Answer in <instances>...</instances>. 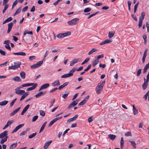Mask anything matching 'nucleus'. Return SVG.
<instances>
[{"instance_id": "obj_64", "label": "nucleus", "mask_w": 149, "mask_h": 149, "mask_svg": "<svg viewBox=\"0 0 149 149\" xmlns=\"http://www.w3.org/2000/svg\"><path fill=\"white\" fill-rule=\"evenodd\" d=\"M10 42V41L9 40H6L4 41L3 43L6 45L9 44Z\"/></svg>"}, {"instance_id": "obj_1", "label": "nucleus", "mask_w": 149, "mask_h": 149, "mask_svg": "<svg viewBox=\"0 0 149 149\" xmlns=\"http://www.w3.org/2000/svg\"><path fill=\"white\" fill-rule=\"evenodd\" d=\"M105 81L100 82L98 84L97 86L96 87L95 90L97 94H100L101 93L103 89L104 84H105Z\"/></svg>"}, {"instance_id": "obj_40", "label": "nucleus", "mask_w": 149, "mask_h": 149, "mask_svg": "<svg viewBox=\"0 0 149 149\" xmlns=\"http://www.w3.org/2000/svg\"><path fill=\"white\" fill-rule=\"evenodd\" d=\"M21 10V7H19V8H18L16 10V11L14 13L13 15L15 16L16 15L18 14H19Z\"/></svg>"}, {"instance_id": "obj_19", "label": "nucleus", "mask_w": 149, "mask_h": 149, "mask_svg": "<svg viewBox=\"0 0 149 149\" xmlns=\"http://www.w3.org/2000/svg\"><path fill=\"white\" fill-rule=\"evenodd\" d=\"M80 61V59H74L71 61L70 64V65L72 66L74 64Z\"/></svg>"}, {"instance_id": "obj_57", "label": "nucleus", "mask_w": 149, "mask_h": 149, "mask_svg": "<svg viewBox=\"0 0 149 149\" xmlns=\"http://www.w3.org/2000/svg\"><path fill=\"white\" fill-rule=\"evenodd\" d=\"M17 2L18 0H15V1L13 2L12 8V9H13V8L17 5Z\"/></svg>"}, {"instance_id": "obj_45", "label": "nucleus", "mask_w": 149, "mask_h": 149, "mask_svg": "<svg viewBox=\"0 0 149 149\" xmlns=\"http://www.w3.org/2000/svg\"><path fill=\"white\" fill-rule=\"evenodd\" d=\"M147 36L146 35H143V38L144 40V43L145 45L146 44L147 42Z\"/></svg>"}, {"instance_id": "obj_15", "label": "nucleus", "mask_w": 149, "mask_h": 149, "mask_svg": "<svg viewBox=\"0 0 149 149\" xmlns=\"http://www.w3.org/2000/svg\"><path fill=\"white\" fill-rule=\"evenodd\" d=\"M49 86V84L48 83L42 85L39 89V91L43 89H45L48 88Z\"/></svg>"}, {"instance_id": "obj_20", "label": "nucleus", "mask_w": 149, "mask_h": 149, "mask_svg": "<svg viewBox=\"0 0 149 149\" xmlns=\"http://www.w3.org/2000/svg\"><path fill=\"white\" fill-rule=\"evenodd\" d=\"M52 140L46 142L44 146V149H47L48 147L50 145L51 143L52 142Z\"/></svg>"}, {"instance_id": "obj_5", "label": "nucleus", "mask_w": 149, "mask_h": 149, "mask_svg": "<svg viewBox=\"0 0 149 149\" xmlns=\"http://www.w3.org/2000/svg\"><path fill=\"white\" fill-rule=\"evenodd\" d=\"M79 19L78 18H75L68 22L67 23L69 25H74L77 24L79 21Z\"/></svg>"}, {"instance_id": "obj_59", "label": "nucleus", "mask_w": 149, "mask_h": 149, "mask_svg": "<svg viewBox=\"0 0 149 149\" xmlns=\"http://www.w3.org/2000/svg\"><path fill=\"white\" fill-rule=\"evenodd\" d=\"M142 22L143 20L139 19V23L138 24L139 28H140L142 26Z\"/></svg>"}, {"instance_id": "obj_33", "label": "nucleus", "mask_w": 149, "mask_h": 149, "mask_svg": "<svg viewBox=\"0 0 149 149\" xmlns=\"http://www.w3.org/2000/svg\"><path fill=\"white\" fill-rule=\"evenodd\" d=\"M46 123H47V122L46 121V122H45L44 123H43V124L42 125L41 127V128L40 129V130L39 132V133H41L43 131V130L45 127V126L46 124Z\"/></svg>"}, {"instance_id": "obj_36", "label": "nucleus", "mask_w": 149, "mask_h": 149, "mask_svg": "<svg viewBox=\"0 0 149 149\" xmlns=\"http://www.w3.org/2000/svg\"><path fill=\"white\" fill-rule=\"evenodd\" d=\"M13 19V18L11 17H10L8 18L6 20H5L3 22V24H5L6 22H8L11 21Z\"/></svg>"}, {"instance_id": "obj_6", "label": "nucleus", "mask_w": 149, "mask_h": 149, "mask_svg": "<svg viewBox=\"0 0 149 149\" xmlns=\"http://www.w3.org/2000/svg\"><path fill=\"white\" fill-rule=\"evenodd\" d=\"M43 61H40L37 62L36 64L31 65L30 67L31 68L33 69L39 67L42 64Z\"/></svg>"}, {"instance_id": "obj_28", "label": "nucleus", "mask_w": 149, "mask_h": 149, "mask_svg": "<svg viewBox=\"0 0 149 149\" xmlns=\"http://www.w3.org/2000/svg\"><path fill=\"white\" fill-rule=\"evenodd\" d=\"M129 141L131 145L134 148H136V144L135 141L129 140Z\"/></svg>"}, {"instance_id": "obj_37", "label": "nucleus", "mask_w": 149, "mask_h": 149, "mask_svg": "<svg viewBox=\"0 0 149 149\" xmlns=\"http://www.w3.org/2000/svg\"><path fill=\"white\" fill-rule=\"evenodd\" d=\"M124 145V140L123 137H122L121 138L120 141V148L121 149L123 148Z\"/></svg>"}, {"instance_id": "obj_47", "label": "nucleus", "mask_w": 149, "mask_h": 149, "mask_svg": "<svg viewBox=\"0 0 149 149\" xmlns=\"http://www.w3.org/2000/svg\"><path fill=\"white\" fill-rule=\"evenodd\" d=\"M91 10V8H85L84 11V13H87L90 11Z\"/></svg>"}, {"instance_id": "obj_4", "label": "nucleus", "mask_w": 149, "mask_h": 149, "mask_svg": "<svg viewBox=\"0 0 149 149\" xmlns=\"http://www.w3.org/2000/svg\"><path fill=\"white\" fill-rule=\"evenodd\" d=\"M71 33L70 31H68L66 32L60 33L56 35V37L59 39L64 38L67 36H68L70 35Z\"/></svg>"}, {"instance_id": "obj_16", "label": "nucleus", "mask_w": 149, "mask_h": 149, "mask_svg": "<svg viewBox=\"0 0 149 149\" xmlns=\"http://www.w3.org/2000/svg\"><path fill=\"white\" fill-rule=\"evenodd\" d=\"M13 25V24L12 22H11L8 25V29L7 31L8 34L11 31V30L12 28Z\"/></svg>"}, {"instance_id": "obj_62", "label": "nucleus", "mask_w": 149, "mask_h": 149, "mask_svg": "<svg viewBox=\"0 0 149 149\" xmlns=\"http://www.w3.org/2000/svg\"><path fill=\"white\" fill-rule=\"evenodd\" d=\"M0 53L3 56L6 55L5 52L1 49H0Z\"/></svg>"}, {"instance_id": "obj_17", "label": "nucleus", "mask_w": 149, "mask_h": 149, "mask_svg": "<svg viewBox=\"0 0 149 149\" xmlns=\"http://www.w3.org/2000/svg\"><path fill=\"white\" fill-rule=\"evenodd\" d=\"M43 38L45 41L47 43L51 41L50 37L47 35L45 36V37H43Z\"/></svg>"}, {"instance_id": "obj_21", "label": "nucleus", "mask_w": 149, "mask_h": 149, "mask_svg": "<svg viewBox=\"0 0 149 149\" xmlns=\"http://www.w3.org/2000/svg\"><path fill=\"white\" fill-rule=\"evenodd\" d=\"M60 85V83L59 80H57L52 83V85L53 86H59Z\"/></svg>"}, {"instance_id": "obj_10", "label": "nucleus", "mask_w": 149, "mask_h": 149, "mask_svg": "<svg viewBox=\"0 0 149 149\" xmlns=\"http://www.w3.org/2000/svg\"><path fill=\"white\" fill-rule=\"evenodd\" d=\"M113 40L111 39H107L104 41H102V42L100 44V45H102L105 44H107L108 43L112 42Z\"/></svg>"}, {"instance_id": "obj_41", "label": "nucleus", "mask_w": 149, "mask_h": 149, "mask_svg": "<svg viewBox=\"0 0 149 149\" xmlns=\"http://www.w3.org/2000/svg\"><path fill=\"white\" fill-rule=\"evenodd\" d=\"M17 145V143H14L12 144L9 149H13L16 147Z\"/></svg>"}, {"instance_id": "obj_23", "label": "nucleus", "mask_w": 149, "mask_h": 149, "mask_svg": "<svg viewBox=\"0 0 149 149\" xmlns=\"http://www.w3.org/2000/svg\"><path fill=\"white\" fill-rule=\"evenodd\" d=\"M30 105L29 104H28L23 109L21 113V115H23L24 113L27 111Z\"/></svg>"}, {"instance_id": "obj_24", "label": "nucleus", "mask_w": 149, "mask_h": 149, "mask_svg": "<svg viewBox=\"0 0 149 149\" xmlns=\"http://www.w3.org/2000/svg\"><path fill=\"white\" fill-rule=\"evenodd\" d=\"M38 84H35L32 87L28 88L26 90L27 91H30L34 90L37 86Z\"/></svg>"}, {"instance_id": "obj_43", "label": "nucleus", "mask_w": 149, "mask_h": 149, "mask_svg": "<svg viewBox=\"0 0 149 149\" xmlns=\"http://www.w3.org/2000/svg\"><path fill=\"white\" fill-rule=\"evenodd\" d=\"M69 94V92H66V93L63 94L62 95V97L64 99H65L67 97L68 95Z\"/></svg>"}, {"instance_id": "obj_2", "label": "nucleus", "mask_w": 149, "mask_h": 149, "mask_svg": "<svg viewBox=\"0 0 149 149\" xmlns=\"http://www.w3.org/2000/svg\"><path fill=\"white\" fill-rule=\"evenodd\" d=\"M77 70V68H73L71 70L69 73L68 74H65L62 75L61 76V78H65L67 77H69L72 76L73 75V74L74 72Z\"/></svg>"}, {"instance_id": "obj_50", "label": "nucleus", "mask_w": 149, "mask_h": 149, "mask_svg": "<svg viewBox=\"0 0 149 149\" xmlns=\"http://www.w3.org/2000/svg\"><path fill=\"white\" fill-rule=\"evenodd\" d=\"M40 115L42 116H44L45 115V113L43 110H40Z\"/></svg>"}, {"instance_id": "obj_60", "label": "nucleus", "mask_w": 149, "mask_h": 149, "mask_svg": "<svg viewBox=\"0 0 149 149\" xmlns=\"http://www.w3.org/2000/svg\"><path fill=\"white\" fill-rule=\"evenodd\" d=\"M149 94V90L147 92V93L143 96V98H145V100H146L147 97H148V95Z\"/></svg>"}, {"instance_id": "obj_32", "label": "nucleus", "mask_w": 149, "mask_h": 149, "mask_svg": "<svg viewBox=\"0 0 149 149\" xmlns=\"http://www.w3.org/2000/svg\"><path fill=\"white\" fill-rule=\"evenodd\" d=\"M68 83H69L68 82H66L64 83L63 85H61L58 88V89L59 90L61 89L65 86H67L68 84Z\"/></svg>"}, {"instance_id": "obj_53", "label": "nucleus", "mask_w": 149, "mask_h": 149, "mask_svg": "<svg viewBox=\"0 0 149 149\" xmlns=\"http://www.w3.org/2000/svg\"><path fill=\"white\" fill-rule=\"evenodd\" d=\"M55 121L54 120V119H53L52 120L50 121L49 123V126L51 127L54 123L55 122Z\"/></svg>"}, {"instance_id": "obj_7", "label": "nucleus", "mask_w": 149, "mask_h": 149, "mask_svg": "<svg viewBox=\"0 0 149 149\" xmlns=\"http://www.w3.org/2000/svg\"><path fill=\"white\" fill-rule=\"evenodd\" d=\"M15 91V93L20 95H22L25 93L24 90H20L18 88H16Z\"/></svg>"}, {"instance_id": "obj_11", "label": "nucleus", "mask_w": 149, "mask_h": 149, "mask_svg": "<svg viewBox=\"0 0 149 149\" xmlns=\"http://www.w3.org/2000/svg\"><path fill=\"white\" fill-rule=\"evenodd\" d=\"M24 124H21L19 125L18 126H17L13 130V131L12 132V133H14V132H16L18 130H19L20 128L22 127L24 125Z\"/></svg>"}, {"instance_id": "obj_58", "label": "nucleus", "mask_w": 149, "mask_h": 149, "mask_svg": "<svg viewBox=\"0 0 149 149\" xmlns=\"http://www.w3.org/2000/svg\"><path fill=\"white\" fill-rule=\"evenodd\" d=\"M38 117V116L37 115H36V116H34L32 118V122L35 121L37 119Z\"/></svg>"}, {"instance_id": "obj_52", "label": "nucleus", "mask_w": 149, "mask_h": 149, "mask_svg": "<svg viewBox=\"0 0 149 149\" xmlns=\"http://www.w3.org/2000/svg\"><path fill=\"white\" fill-rule=\"evenodd\" d=\"M55 102V99H53L52 100V101H51L50 103H51V105L49 107V108H51L53 105L54 103Z\"/></svg>"}, {"instance_id": "obj_46", "label": "nucleus", "mask_w": 149, "mask_h": 149, "mask_svg": "<svg viewBox=\"0 0 149 149\" xmlns=\"http://www.w3.org/2000/svg\"><path fill=\"white\" fill-rule=\"evenodd\" d=\"M27 34L32 35L33 34V32L32 31H25L24 33V35L25 36Z\"/></svg>"}, {"instance_id": "obj_18", "label": "nucleus", "mask_w": 149, "mask_h": 149, "mask_svg": "<svg viewBox=\"0 0 149 149\" xmlns=\"http://www.w3.org/2000/svg\"><path fill=\"white\" fill-rule=\"evenodd\" d=\"M7 131H5L0 134V138H6L7 136Z\"/></svg>"}, {"instance_id": "obj_48", "label": "nucleus", "mask_w": 149, "mask_h": 149, "mask_svg": "<svg viewBox=\"0 0 149 149\" xmlns=\"http://www.w3.org/2000/svg\"><path fill=\"white\" fill-rule=\"evenodd\" d=\"M17 98H15L10 103V107H12L14 104L15 102L17 100Z\"/></svg>"}, {"instance_id": "obj_35", "label": "nucleus", "mask_w": 149, "mask_h": 149, "mask_svg": "<svg viewBox=\"0 0 149 149\" xmlns=\"http://www.w3.org/2000/svg\"><path fill=\"white\" fill-rule=\"evenodd\" d=\"M8 101L6 100H4L0 102V105L1 106H3L6 105L7 104Z\"/></svg>"}, {"instance_id": "obj_22", "label": "nucleus", "mask_w": 149, "mask_h": 149, "mask_svg": "<svg viewBox=\"0 0 149 149\" xmlns=\"http://www.w3.org/2000/svg\"><path fill=\"white\" fill-rule=\"evenodd\" d=\"M45 92L43 93L42 91H41L38 93L36 94L35 95V97L36 98H38L40 97L41 96L44 95Z\"/></svg>"}, {"instance_id": "obj_38", "label": "nucleus", "mask_w": 149, "mask_h": 149, "mask_svg": "<svg viewBox=\"0 0 149 149\" xmlns=\"http://www.w3.org/2000/svg\"><path fill=\"white\" fill-rule=\"evenodd\" d=\"M8 136H6V138H4L1 139L0 141V143L1 144H3L5 142H6L8 138Z\"/></svg>"}, {"instance_id": "obj_26", "label": "nucleus", "mask_w": 149, "mask_h": 149, "mask_svg": "<svg viewBox=\"0 0 149 149\" xmlns=\"http://www.w3.org/2000/svg\"><path fill=\"white\" fill-rule=\"evenodd\" d=\"M133 107V114L134 115H136L138 113V110L135 108L134 105H132Z\"/></svg>"}, {"instance_id": "obj_9", "label": "nucleus", "mask_w": 149, "mask_h": 149, "mask_svg": "<svg viewBox=\"0 0 149 149\" xmlns=\"http://www.w3.org/2000/svg\"><path fill=\"white\" fill-rule=\"evenodd\" d=\"M89 95H88L81 102H80L79 104V106H81L82 105H84L85 104L88 100L89 98Z\"/></svg>"}, {"instance_id": "obj_42", "label": "nucleus", "mask_w": 149, "mask_h": 149, "mask_svg": "<svg viewBox=\"0 0 149 149\" xmlns=\"http://www.w3.org/2000/svg\"><path fill=\"white\" fill-rule=\"evenodd\" d=\"M145 13L144 12H143L141 14V16L139 17V19L143 20L144 18Z\"/></svg>"}, {"instance_id": "obj_34", "label": "nucleus", "mask_w": 149, "mask_h": 149, "mask_svg": "<svg viewBox=\"0 0 149 149\" xmlns=\"http://www.w3.org/2000/svg\"><path fill=\"white\" fill-rule=\"evenodd\" d=\"M115 34V32H109L108 34L109 38L110 39L113 37Z\"/></svg>"}, {"instance_id": "obj_56", "label": "nucleus", "mask_w": 149, "mask_h": 149, "mask_svg": "<svg viewBox=\"0 0 149 149\" xmlns=\"http://www.w3.org/2000/svg\"><path fill=\"white\" fill-rule=\"evenodd\" d=\"M125 135L127 136H132V134L131 132H127L125 133Z\"/></svg>"}, {"instance_id": "obj_12", "label": "nucleus", "mask_w": 149, "mask_h": 149, "mask_svg": "<svg viewBox=\"0 0 149 149\" xmlns=\"http://www.w3.org/2000/svg\"><path fill=\"white\" fill-rule=\"evenodd\" d=\"M77 114L75 115L73 117L68 119L67 121V123H70V122L73 120H75L78 117Z\"/></svg>"}, {"instance_id": "obj_44", "label": "nucleus", "mask_w": 149, "mask_h": 149, "mask_svg": "<svg viewBox=\"0 0 149 149\" xmlns=\"http://www.w3.org/2000/svg\"><path fill=\"white\" fill-rule=\"evenodd\" d=\"M139 4V2H138L136 4H135L134 6V13H135L136 11L138 5Z\"/></svg>"}, {"instance_id": "obj_27", "label": "nucleus", "mask_w": 149, "mask_h": 149, "mask_svg": "<svg viewBox=\"0 0 149 149\" xmlns=\"http://www.w3.org/2000/svg\"><path fill=\"white\" fill-rule=\"evenodd\" d=\"M20 75L22 79H24L26 77V73L24 71H22L20 73Z\"/></svg>"}, {"instance_id": "obj_61", "label": "nucleus", "mask_w": 149, "mask_h": 149, "mask_svg": "<svg viewBox=\"0 0 149 149\" xmlns=\"http://www.w3.org/2000/svg\"><path fill=\"white\" fill-rule=\"evenodd\" d=\"M36 58V56H31L29 57V60L31 61L33 60H34Z\"/></svg>"}, {"instance_id": "obj_39", "label": "nucleus", "mask_w": 149, "mask_h": 149, "mask_svg": "<svg viewBox=\"0 0 149 149\" xmlns=\"http://www.w3.org/2000/svg\"><path fill=\"white\" fill-rule=\"evenodd\" d=\"M108 136L109 138L112 140H113L115 138L116 136L115 135L110 134Z\"/></svg>"}, {"instance_id": "obj_31", "label": "nucleus", "mask_w": 149, "mask_h": 149, "mask_svg": "<svg viewBox=\"0 0 149 149\" xmlns=\"http://www.w3.org/2000/svg\"><path fill=\"white\" fill-rule=\"evenodd\" d=\"M97 49L95 48H93L88 53V55H89L93 54V52H95L97 51Z\"/></svg>"}, {"instance_id": "obj_49", "label": "nucleus", "mask_w": 149, "mask_h": 149, "mask_svg": "<svg viewBox=\"0 0 149 149\" xmlns=\"http://www.w3.org/2000/svg\"><path fill=\"white\" fill-rule=\"evenodd\" d=\"M5 5V6H4V8L2 11V13L3 14L4 13L5 11L8 8V6H9L8 5V4Z\"/></svg>"}, {"instance_id": "obj_30", "label": "nucleus", "mask_w": 149, "mask_h": 149, "mask_svg": "<svg viewBox=\"0 0 149 149\" xmlns=\"http://www.w3.org/2000/svg\"><path fill=\"white\" fill-rule=\"evenodd\" d=\"M13 79L16 82H21L22 81L20 77L18 76L14 77Z\"/></svg>"}, {"instance_id": "obj_25", "label": "nucleus", "mask_w": 149, "mask_h": 149, "mask_svg": "<svg viewBox=\"0 0 149 149\" xmlns=\"http://www.w3.org/2000/svg\"><path fill=\"white\" fill-rule=\"evenodd\" d=\"M21 107H20L14 110L13 112L10 113V116H14L16 113L19 111Z\"/></svg>"}, {"instance_id": "obj_55", "label": "nucleus", "mask_w": 149, "mask_h": 149, "mask_svg": "<svg viewBox=\"0 0 149 149\" xmlns=\"http://www.w3.org/2000/svg\"><path fill=\"white\" fill-rule=\"evenodd\" d=\"M104 57V55L103 54H102L100 55H98L96 58L99 60V59L103 58Z\"/></svg>"}, {"instance_id": "obj_3", "label": "nucleus", "mask_w": 149, "mask_h": 149, "mask_svg": "<svg viewBox=\"0 0 149 149\" xmlns=\"http://www.w3.org/2000/svg\"><path fill=\"white\" fill-rule=\"evenodd\" d=\"M14 65L8 67V70H15L18 68H20L21 63L20 62H15L14 63Z\"/></svg>"}, {"instance_id": "obj_14", "label": "nucleus", "mask_w": 149, "mask_h": 149, "mask_svg": "<svg viewBox=\"0 0 149 149\" xmlns=\"http://www.w3.org/2000/svg\"><path fill=\"white\" fill-rule=\"evenodd\" d=\"M99 62V60L96 58V57H95L92 63L93 66H95L98 64Z\"/></svg>"}, {"instance_id": "obj_63", "label": "nucleus", "mask_w": 149, "mask_h": 149, "mask_svg": "<svg viewBox=\"0 0 149 149\" xmlns=\"http://www.w3.org/2000/svg\"><path fill=\"white\" fill-rule=\"evenodd\" d=\"M5 47L7 48V49H8L9 50H11V48L10 47V45L9 44L8 45H5Z\"/></svg>"}, {"instance_id": "obj_29", "label": "nucleus", "mask_w": 149, "mask_h": 149, "mask_svg": "<svg viewBox=\"0 0 149 149\" xmlns=\"http://www.w3.org/2000/svg\"><path fill=\"white\" fill-rule=\"evenodd\" d=\"M148 81H147V80H146V81L145 82H144L143 84L142 88L143 90H145L147 86L148 85Z\"/></svg>"}, {"instance_id": "obj_8", "label": "nucleus", "mask_w": 149, "mask_h": 149, "mask_svg": "<svg viewBox=\"0 0 149 149\" xmlns=\"http://www.w3.org/2000/svg\"><path fill=\"white\" fill-rule=\"evenodd\" d=\"M78 102V101L77 100L74 101L69 105L68 107V109H69L72 107L75 106L77 104Z\"/></svg>"}, {"instance_id": "obj_51", "label": "nucleus", "mask_w": 149, "mask_h": 149, "mask_svg": "<svg viewBox=\"0 0 149 149\" xmlns=\"http://www.w3.org/2000/svg\"><path fill=\"white\" fill-rule=\"evenodd\" d=\"M36 134V133L35 132V133H33L31 134L29 136V139L32 138L33 137H34Z\"/></svg>"}, {"instance_id": "obj_13", "label": "nucleus", "mask_w": 149, "mask_h": 149, "mask_svg": "<svg viewBox=\"0 0 149 149\" xmlns=\"http://www.w3.org/2000/svg\"><path fill=\"white\" fill-rule=\"evenodd\" d=\"M14 122V120H8L7 122V124L5 125L4 127L3 128V129L4 130L8 127L9 125H11Z\"/></svg>"}, {"instance_id": "obj_54", "label": "nucleus", "mask_w": 149, "mask_h": 149, "mask_svg": "<svg viewBox=\"0 0 149 149\" xmlns=\"http://www.w3.org/2000/svg\"><path fill=\"white\" fill-rule=\"evenodd\" d=\"M141 72V69H139L136 72V75L137 76H139Z\"/></svg>"}]
</instances>
